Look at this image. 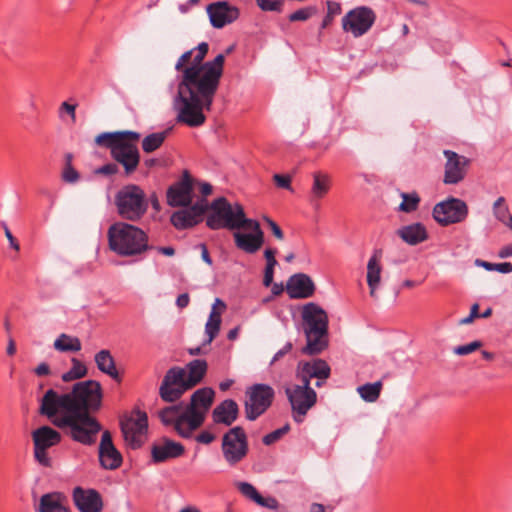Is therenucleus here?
I'll list each match as a JSON object with an SVG mask.
<instances>
[{
  "label": "nucleus",
  "instance_id": "f257e3e1",
  "mask_svg": "<svg viewBox=\"0 0 512 512\" xmlns=\"http://www.w3.org/2000/svg\"><path fill=\"white\" fill-rule=\"evenodd\" d=\"M102 396V387L98 381H81L74 384L67 393L47 390L40 399L38 412L74 441L92 445L102 429L92 415L101 408Z\"/></svg>",
  "mask_w": 512,
  "mask_h": 512
},
{
  "label": "nucleus",
  "instance_id": "f03ea898",
  "mask_svg": "<svg viewBox=\"0 0 512 512\" xmlns=\"http://www.w3.org/2000/svg\"><path fill=\"white\" fill-rule=\"evenodd\" d=\"M224 61L225 56L219 54L213 61L205 62L198 71L196 67L185 70L174 100L178 122L190 127H199L205 123L204 111L211 110L223 74Z\"/></svg>",
  "mask_w": 512,
  "mask_h": 512
},
{
  "label": "nucleus",
  "instance_id": "7ed1b4c3",
  "mask_svg": "<svg viewBox=\"0 0 512 512\" xmlns=\"http://www.w3.org/2000/svg\"><path fill=\"white\" fill-rule=\"evenodd\" d=\"M140 137V133L131 130L104 132L95 138V142L99 146L110 149L111 157L123 167L124 175L128 177L140 164L137 146Z\"/></svg>",
  "mask_w": 512,
  "mask_h": 512
},
{
  "label": "nucleus",
  "instance_id": "20e7f679",
  "mask_svg": "<svg viewBox=\"0 0 512 512\" xmlns=\"http://www.w3.org/2000/svg\"><path fill=\"white\" fill-rule=\"evenodd\" d=\"M207 371V362L196 359L181 367L170 368L160 385L159 395L165 402H175L189 389L201 382Z\"/></svg>",
  "mask_w": 512,
  "mask_h": 512
},
{
  "label": "nucleus",
  "instance_id": "39448f33",
  "mask_svg": "<svg viewBox=\"0 0 512 512\" xmlns=\"http://www.w3.org/2000/svg\"><path fill=\"white\" fill-rule=\"evenodd\" d=\"M107 237L109 248L120 256H138L151 248L147 234L141 228L125 222L112 224Z\"/></svg>",
  "mask_w": 512,
  "mask_h": 512
},
{
  "label": "nucleus",
  "instance_id": "423d86ee",
  "mask_svg": "<svg viewBox=\"0 0 512 512\" xmlns=\"http://www.w3.org/2000/svg\"><path fill=\"white\" fill-rule=\"evenodd\" d=\"M302 319L307 344L302 352L307 355L319 354L327 346L328 316L317 304L310 302L303 306Z\"/></svg>",
  "mask_w": 512,
  "mask_h": 512
},
{
  "label": "nucleus",
  "instance_id": "0eeeda50",
  "mask_svg": "<svg viewBox=\"0 0 512 512\" xmlns=\"http://www.w3.org/2000/svg\"><path fill=\"white\" fill-rule=\"evenodd\" d=\"M114 203L119 216L131 222L139 221L149 206L144 190L136 184L121 187L115 194Z\"/></svg>",
  "mask_w": 512,
  "mask_h": 512
},
{
  "label": "nucleus",
  "instance_id": "6e6552de",
  "mask_svg": "<svg viewBox=\"0 0 512 512\" xmlns=\"http://www.w3.org/2000/svg\"><path fill=\"white\" fill-rule=\"evenodd\" d=\"M247 219L242 205L238 203L232 205L226 198L220 197L211 203L206 224L214 230L221 228L238 230Z\"/></svg>",
  "mask_w": 512,
  "mask_h": 512
},
{
  "label": "nucleus",
  "instance_id": "1a4fd4ad",
  "mask_svg": "<svg viewBox=\"0 0 512 512\" xmlns=\"http://www.w3.org/2000/svg\"><path fill=\"white\" fill-rule=\"evenodd\" d=\"M248 452V438L241 426H235L223 434L221 453L228 466L236 467L247 457Z\"/></svg>",
  "mask_w": 512,
  "mask_h": 512
},
{
  "label": "nucleus",
  "instance_id": "9d476101",
  "mask_svg": "<svg viewBox=\"0 0 512 512\" xmlns=\"http://www.w3.org/2000/svg\"><path fill=\"white\" fill-rule=\"evenodd\" d=\"M285 394L291 405L293 419L302 423L308 411L317 403V393L306 383L294 384L285 388Z\"/></svg>",
  "mask_w": 512,
  "mask_h": 512
},
{
  "label": "nucleus",
  "instance_id": "9b49d317",
  "mask_svg": "<svg viewBox=\"0 0 512 512\" xmlns=\"http://www.w3.org/2000/svg\"><path fill=\"white\" fill-rule=\"evenodd\" d=\"M246 395V418L250 421H254L271 406L275 392L273 388L267 384H255L247 390Z\"/></svg>",
  "mask_w": 512,
  "mask_h": 512
},
{
  "label": "nucleus",
  "instance_id": "f8f14e48",
  "mask_svg": "<svg viewBox=\"0 0 512 512\" xmlns=\"http://www.w3.org/2000/svg\"><path fill=\"white\" fill-rule=\"evenodd\" d=\"M120 426L126 444L132 449L140 448L148 429L147 414L134 410L130 416L121 420Z\"/></svg>",
  "mask_w": 512,
  "mask_h": 512
},
{
  "label": "nucleus",
  "instance_id": "ddd939ff",
  "mask_svg": "<svg viewBox=\"0 0 512 512\" xmlns=\"http://www.w3.org/2000/svg\"><path fill=\"white\" fill-rule=\"evenodd\" d=\"M376 20L375 12L366 6L356 7L342 18V29L351 33L355 38L366 34Z\"/></svg>",
  "mask_w": 512,
  "mask_h": 512
},
{
  "label": "nucleus",
  "instance_id": "4468645a",
  "mask_svg": "<svg viewBox=\"0 0 512 512\" xmlns=\"http://www.w3.org/2000/svg\"><path fill=\"white\" fill-rule=\"evenodd\" d=\"M467 215V204L454 197L437 203L433 208V218L442 226L460 223L466 219Z\"/></svg>",
  "mask_w": 512,
  "mask_h": 512
},
{
  "label": "nucleus",
  "instance_id": "2eb2a0df",
  "mask_svg": "<svg viewBox=\"0 0 512 512\" xmlns=\"http://www.w3.org/2000/svg\"><path fill=\"white\" fill-rule=\"evenodd\" d=\"M242 228L250 230L251 233L235 232L233 238L236 247L248 254L256 253L264 243V232L259 222L248 218Z\"/></svg>",
  "mask_w": 512,
  "mask_h": 512
},
{
  "label": "nucleus",
  "instance_id": "dca6fc26",
  "mask_svg": "<svg viewBox=\"0 0 512 512\" xmlns=\"http://www.w3.org/2000/svg\"><path fill=\"white\" fill-rule=\"evenodd\" d=\"M330 367L322 359H313L311 361H301L297 365L296 378L306 385L311 386V379L316 378L315 386L321 387L330 376Z\"/></svg>",
  "mask_w": 512,
  "mask_h": 512
},
{
  "label": "nucleus",
  "instance_id": "f3484780",
  "mask_svg": "<svg viewBox=\"0 0 512 512\" xmlns=\"http://www.w3.org/2000/svg\"><path fill=\"white\" fill-rule=\"evenodd\" d=\"M443 154L446 158L443 182L447 185L458 184L466 176L469 160L451 150H444Z\"/></svg>",
  "mask_w": 512,
  "mask_h": 512
},
{
  "label": "nucleus",
  "instance_id": "a211bd4d",
  "mask_svg": "<svg viewBox=\"0 0 512 512\" xmlns=\"http://www.w3.org/2000/svg\"><path fill=\"white\" fill-rule=\"evenodd\" d=\"M207 210V201L201 199L191 206L174 212L171 215V223L177 229L192 227L202 220V216Z\"/></svg>",
  "mask_w": 512,
  "mask_h": 512
},
{
  "label": "nucleus",
  "instance_id": "6ab92c4d",
  "mask_svg": "<svg viewBox=\"0 0 512 512\" xmlns=\"http://www.w3.org/2000/svg\"><path fill=\"white\" fill-rule=\"evenodd\" d=\"M211 25L216 29L233 23L239 17V9L227 1H217L206 7Z\"/></svg>",
  "mask_w": 512,
  "mask_h": 512
},
{
  "label": "nucleus",
  "instance_id": "aec40b11",
  "mask_svg": "<svg viewBox=\"0 0 512 512\" xmlns=\"http://www.w3.org/2000/svg\"><path fill=\"white\" fill-rule=\"evenodd\" d=\"M193 200V183L187 172L181 181L173 184L167 191V203L172 207H188Z\"/></svg>",
  "mask_w": 512,
  "mask_h": 512
},
{
  "label": "nucleus",
  "instance_id": "412c9836",
  "mask_svg": "<svg viewBox=\"0 0 512 512\" xmlns=\"http://www.w3.org/2000/svg\"><path fill=\"white\" fill-rule=\"evenodd\" d=\"M99 460L105 469L115 470L122 464V455L112 442L109 431H104L99 445Z\"/></svg>",
  "mask_w": 512,
  "mask_h": 512
},
{
  "label": "nucleus",
  "instance_id": "4be33fe9",
  "mask_svg": "<svg viewBox=\"0 0 512 512\" xmlns=\"http://www.w3.org/2000/svg\"><path fill=\"white\" fill-rule=\"evenodd\" d=\"M73 502L80 512H101L103 509L101 495L94 489L74 488Z\"/></svg>",
  "mask_w": 512,
  "mask_h": 512
},
{
  "label": "nucleus",
  "instance_id": "5701e85b",
  "mask_svg": "<svg viewBox=\"0 0 512 512\" xmlns=\"http://www.w3.org/2000/svg\"><path fill=\"white\" fill-rule=\"evenodd\" d=\"M214 396L215 392L212 388H200L192 394L190 403L185 410L191 415H200L201 421L204 422L205 416L213 404Z\"/></svg>",
  "mask_w": 512,
  "mask_h": 512
},
{
  "label": "nucleus",
  "instance_id": "b1692460",
  "mask_svg": "<svg viewBox=\"0 0 512 512\" xmlns=\"http://www.w3.org/2000/svg\"><path fill=\"white\" fill-rule=\"evenodd\" d=\"M286 291L292 299L309 298L314 294L315 285L308 275L298 273L288 279Z\"/></svg>",
  "mask_w": 512,
  "mask_h": 512
},
{
  "label": "nucleus",
  "instance_id": "393cba45",
  "mask_svg": "<svg viewBox=\"0 0 512 512\" xmlns=\"http://www.w3.org/2000/svg\"><path fill=\"white\" fill-rule=\"evenodd\" d=\"M35 512H71L68 498L61 492L43 494L34 506Z\"/></svg>",
  "mask_w": 512,
  "mask_h": 512
},
{
  "label": "nucleus",
  "instance_id": "a878e982",
  "mask_svg": "<svg viewBox=\"0 0 512 512\" xmlns=\"http://www.w3.org/2000/svg\"><path fill=\"white\" fill-rule=\"evenodd\" d=\"M184 451V446L181 443L164 438L160 443L152 446L151 454L153 461L160 463L180 457L184 454Z\"/></svg>",
  "mask_w": 512,
  "mask_h": 512
},
{
  "label": "nucleus",
  "instance_id": "bb28decb",
  "mask_svg": "<svg viewBox=\"0 0 512 512\" xmlns=\"http://www.w3.org/2000/svg\"><path fill=\"white\" fill-rule=\"evenodd\" d=\"M226 310V304L220 298H216L208 317V320L205 324V333L208 336L206 341L207 344H210L218 335L222 322V314Z\"/></svg>",
  "mask_w": 512,
  "mask_h": 512
},
{
  "label": "nucleus",
  "instance_id": "cd10ccee",
  "mask_svg": "<svg viewBox=\"0 0 512 512\" xmlns=\"http://www.w3.org/2000/svg\"><path fill=\"white\" fill-rule=\"evenodd\" d=\"M239 407L232 399H226L217 405L212 412V419L216 424L232 425L238 418Z\"/></svg>",
  "mask_w": 512,
  "mask_h": 512
},
{
  "label": "nucleus",
  "instance_id": "c85d7f7f",
  "mask_svg": "<svg viewBox=\"0 0 512 512\" xmlns=\"http://www.w3.org/2000/svg\"><path fill=\"white\" fill-rule=\"evenodd\" d=\"M61 434L50 426H41L32 432V440L36 448L49 449L61 442Z\"/></svg>",
  "mask_w": 512,
  "mask_h": 512
},
{
  "label": "nucleus",
  "instance_id": "c756f323",
  "mask_svg": "<svg viewBox=\"0 0 512 512\" xmlns=\"http://www.w3.org/2000/svg\"><path fill=\"white\" fill-rule=\"evenodd\" d=\"M381 258L382 250H375L367 263V284L370 289V296L376 297V290L381 280Z\"/></svg>",
  "mask_w": 512,
  "mask_h": 512
},
{
  "label": "nucleus",
  "instance_id": "7c9ffc66",
  "mask_svg": "<svg viewBox=\"0 0 512 512\" xmlns=\"http://www.w3.org/2000/svg\"><path fill=\"white\" fill-rule=\"evenodd\" d=\"M203 422L201 416L191 415L186 410L180 416V419L176 422L174 429L179 436L183 438H190L193 432L198 429Z\"/></svg>",
  "mask_w": 512,
  "mask_h": 512
},
{
  "label": "nucleus",
  "instance_id": "2f4dec72",
  "mask_svg": "<svg viewBox=\"0 0 512 512\" xmlns=\"http://www.w3.org/2000/svg\"><path fill=\"white\" fill-rule=\"evenodd\" d=\"M397 235L409 245H417L428 237L425 227L420 223L404 226L397 230Z\"/></svg>",
  "mask_w": 512,
  "mask_h": 512
},
{
  "label": "nucleus",
  "instance_id": "473e14b6",
  "mask_svg": "<svg viewBox=\"0 0 512 512\" xmlns=\"http://www.w3.org/2000/svg\"><path fill=\"white\" fill-rule=\"evenodd\" d=\"M330 177L327 174L321 172H315L313 174V184L311 188L310 203L318 208V201L325 197L330 189Z\"/></svg>",
  "mask_w": 512,
  "mask_h": 512
},
{
  "label": "nucleus",
  "instance_id": "72a5a7b5",
  "mask_svg": "<svg viewBox=\"0 0 512 512\" xmlns=\"http://www.w3.org/2000/svg\"><path fill=\"white\" fill-rule=\"evenodd\" d=\"M97 368L112 379L120 381V375L116 369L115 360L109 350L103 349L94 357Z\"/></svg>",
  "mask_w": 512,
  "mask_h": 512
},
{
  "label": "nucleus",
  "instance_id": "f704fd0d",
  "mask_svg": "<svg viewBox=\"0 0 512 512\" xmlns=\"http://www.w3.org/2000/svg\"><path fill=\"white\" fill-rule=\"evenodd\" d=\"M53 347L59 352H78L82 345L79 338L62 333L55 339Z\"/></svg>",
  "mask_w": 512,
  "mask_h": 512
},
{
  "label": "nucleus",
  "instance_id": "c9c22d12",
  "mask_svg": "<svg viewBox=\"0 0 512 512\" xmlns=\"http://www.w3.org/2000/svg\"><path fill=\"white\" fill-rule=\"evenodd\" d=\"M382 389V382L377 381L374 383H367L357 388V392L360 397L366 402H375L379 396Z\"/></svg>",
  "mask_w": 512,
  "mask_h": 512
},
{
  "label": "nucleus",
  "instance_id": "e433bc0d",
  "mask_svg": "<svg viewBox=\"0 0 512 512\" xmlns=\"http://www.w3.org/2000/svg\"><path fill=\"white\" fill-rule=\"evenodd\" d=\"M169 130L152 133L142 140V149L146 153L157 150L164 143Z\"/></svg>",
  "mask_w": 512,
  "mask_h": 512
},
{
  "label": "nucleus",
  "instance_id": "4c0bfd02",
  "mask_svg": "<svg viewBox=\"0 0 512 512\" xmlns=\"http://www.w3.org/2000/svg\"><path fill=\"white\" fill-rule=\"evenodd\" d=\"M72 367L69 371L62 374L61 378L64 382L78 380L87 375L86 366L76 358H72Z\"/></svg>",
  "mask_w": 512,
  "mask_h": 512
},
{
  "label": "nucleus",
  "instance_id": "58836bf2",
  "mask_svg": "<svg viewBox=\"0 0 512 512\" xmlns=\"http://www.w3.org/2000/svg\"><path fill=\"white\" fill-rule=\"evenodd\" d=\"M181 410V405L169 406L159 411L158 415L165 425L175 426L176 422L180 419V416L183 413Z\"/></svg>",
  "mask_w": 512,
  "mask_h": 512
},
{
  "label": "nucleus",
  "instance_id": "ea45409f",
  "mask_svg": "<svg viewBox=\"0 0 512 512\" xmlns=\"http://www.w3.org/2000/svg\"><path fill=\"white\" fill-rule=\"evenodd\" d=\"M492 210L495 218L506 225L510 216L509 208L504 197L501 196L496 199L493 203Z\"/></svg>",
  "mask_w": 512,
  "mask_h": 512
},
{
  "label": "nucleus",
  "instance_id": "a19ab883",
  "mask_svg": "<svg viewBox=\"0 0 512 512\" xmlns=\"http://www.w3.org/2000/svg\"><path fill=\"white\" fill-rule=\"evenodd\" d=\"M403 201L399 206V210L410 213L418 208L420 197L417 193H401Z\"/></svg>",
  "mask_w": 512,
  "mask_h": 512
},
{
  "label": "nucleus",
  "instance_id": "79ce46f5",
  "mask_svg": "<svg viewBox=\"0 0 512 512\" xmlns=\"http://www.w3.org/2000/svg\"><path fill=\"white\" fill-rule=\"evenodd\" d=\"M209 46L206 42L200 43L194 50V57L190 67H196L197 71L200 70L203 66V60L208 52Z\"/></svg>",
  "mask_w": 512,
  "mask_h": 512
},
{
  "label": "nucleus",
  "instance_id": "37998d69",
  "mask_svg": "<svg viewBox=\"0 0 512 512\" xmlns=\"http://www.w3.org/2000/svg\"><path fill=\"white\" fill-rule=\"evenodd\" d=\"M476 264L484 267L488 271L496 270L500 273L507 274L512 272V263H490L486 261L476 260Z\"/></svg>",
  "mask_w": 512,
  "mask_h": 512
},
{
  "label": "nucleus",
  "instance_id": "c03bdc74",
  "mask_svg": "<svg viewBox=\"0 0 512 512\" xmlns=\"http://www.w3.org/2000/svg\"><path fill=\"white\" fill-rule=\"evenodd\" d=\"M317 9L314 6H308L301 9L296 10L292 14L289 15V20L291 22L296 21H306L314 14H316Z\"/></svg>",
  "mask_w": 512,
  "mask_h": 512
},
{
  "label": "nucleus",
  "instance_id": "a18cd8bd",
  "mask_svg": "<svg viewBox=\"0 0 512 512\" xmlns=\"http://www.w3.org/2000/svg\"><path fill=\"white\" fill-rule=\"evenodd\" d=\"M257 5L262 11L281 12L283 10V0H256Z\"/></svg>",
  "mask_w": 512,
  "mask_h": 512
},
{
  "label": "nucleus",
  "instance_id": "49530a36",
  "mask_svg": "<svg viewBox=\"0 0 512 512\" xmlns=\"http://www.w3.org/2000/svg\"><path fill=\"white\" fill-rule=\"evenodd\" d=\"M193 57H194V50L191 49V50L186 51L185 53H183L178 58V60H177V62L175 64V69L178 72H182L181 78L184 76L185 70L190 68V65L192 63Z\"/></svg>",
  "mask_w": 512,
  "mask_h": 512
},
{
  "label": "nucleus",
  "instance_id": "de8ad7c7",
  "mask_svg": "<svg viewBox=\"0 0 512 512\" xmlns=\"http://www.w3.org/2000/svg\"><path fill=\"white\" fill-rule=\"evenodd\" d=\"M235 485L243 496L249 498L254 502L260 496L256 488L248 482H237Z\"/></svg>",
  "mask_w": 512,
  "mask_h": 512
},
{
  "label": "nucleus",
  "instance_id": "09e8293b",
  "mask_svg": "<svg viewBox=\"0 0 512 512\" xmlns=\"http://www.w3.org/2000/svg\"><path fill=\"white\" fill-rule=\"evenodd\" d=\"M289 431V425L276 429L273 432L265 435L262 439L265 445H272L280 440Z\"/></svg>",
  "mask_w": 512,
  "mask_h": 512
},
{
  "label": "nucleus",
  "instance_id": "8fccbe9b",
  "mask_svg": "<svg viewBox=\"0 0 512 512\" xmlns=\"http://www.w3.org/2000/svg\"><path fill=\"white\" fill-rule=\"evenodd\" d=\"M482 346L480 341H473L466 345L457 346L454 348V353L457 355H468L476 350H478Z\"/></svg>",
  "mask_w": 512,
  "mask_h": 512
},
{
  "label": "nucleus",
  "instance_id": "3c124183",
  "mask_svg": "<svg viewBox=\"0 0 512 512\" xmlns=\"http://www.w3.org/2000/svg\"><path fill=\"white\" fill-rule=\"evenodd\" d=\"M62 178L65 182L75 183L79 179V173L73 168L72 164L67 163L62 172Z\"/></svg>",
  "mask_w": 512,
  "mask_h": 512
},
{
  "label": "nucleus",
  "instance_id": "603ef678",
  "mask_svg": "<svg viewBox=\"0 0 512 512\" xmlns=\"http://www.w3.org/2000/svg\"><path fill=\"white\" fill-rule=\"evenodd\" d=\"M34 457L36 461L45 467L51 466V459L47 454V449L44 448H36L34 446Z\"/></svg>",
  "mask_w": 512,
  "mask_h": 512
},
{
  "label": "nucleus",
  "instance_id": "864d4df0",
  "mask_svg": "<svg viewBox=\"0 0 512 512\" xmlns=\"http://www.w3.org/2000/svg\"><path fill=\"white\" fill-rule=\"evenodd\" d=\"M275 184L283 189L291 190V177L288 175L275 174L273 176Z\"/></svg>",
  "mask_w": 512,
  "mask_h": 512
},
{
  "label": "nucleus",
  "instance_id": "5fc2aeb1",
  "mask_svg": "<svg viewBox=\"0 0 512 512\" xmlns=\"http://www.w3.org/2000/svg\"><path fill=\"white\" fill-rule=\"evenodd\" d=\"M255 503H257L258 505H260L262 507H266V508H269L272 510H275L278 508V501L273 497L264 498L260 495L257 498V500L255 501Z\"/></svg>",
  "mask_w": 512,
  "mask_h": 512
},
{
  "label": "nucleus",
  "instance_id": "6e6d98bb",
  "mask_svg": "<svg viewBox=\"0 0 512 512\" xmlns=\"http://www.w3.org/2000/svg\"><path fill=\"white\" fill-rule=\"evenodd\" d=\"M264 220L266 221V223L269 225L273 235L278 239V240H283L284 238V234H283V231L281 230V228L279 227V225L273 221L272 219H270L269 217H264Z\"/></svg>",
  "mask_w": 512,
  "mask_h": 512
},
{
  "label": "nucleus",
  "instance_id": "4d7b16f0",
  "mask_svg": "<svg viewBox=\"0 0 512 512\" xmlns=\"http://www.w3.org/2000/svg\"><path fill=\"white\" fill-rule=\"evenodd\" d=\"M277 253L276 249L273 248H267L264 251V257L266 259V266L267 267H275L277 265V260L275 259V255Z\"/></svg>",
  "mask_w": 512,
  "mask_h": 512
},
{
  "label": "nucleus",
  "instance_id": "13d9d810",
  "mask_svg": "<svg viewBox=\"0 0 512 512\" xmlns=\"http://www.w3.org/2000/svg\"><path fill=\"white\" fill-rule=\"evenodd\" d=\"M118 172V165L117 163H109L106 165H103L102 167L98 168L96 170L97 174H104V175H114Z\"/></svg>",
  "mask_w": 512,
  "mask_h": 512
},
{
  "label": "nucleus",
  "instance_id": "bf43d9fd",
  "mask_svg": "<svg viewBox=\"0 0 512 512\" xmlns=\"http://www.w3.org/2000/svg\"><path fill=\"white\" fill-rule=\"evenodd\" d=\"M2 226L4 229L5 236H6L7 240L9 241L10 247L16 251H19L20 246H19V243L16 240V238L12 235L11 231L9 230V228L7 227V225L5 223H3Z\"/></svg>",
  "mask_w": 512,
  "mask_h": 512
},
{
  "label": "nucleus",
  "instance_id": "052dcab7",
  "mask_svg": "<svg viewBox=\"0 0 512 512\" xmlns=\"http://www.w3.org/2000/svg\"><path fill=\"white\" fill-rule=\"evenodd\" d=\"M341 13V6L337 2L328 1L327 2V15L331 17H335L336 15Z\"/></svg>",
  "mask_w": 512,
  "mask_h": 512
},
{
  "label": "nucleus",
  "instance_id": "680f3d73",
  "mask_svg": "<svg viewBox=\"0 0 512 512\" xmlns=\"http://www.w3.org/2000/svg\"><path fill=\"white\" fill-rule=\"evenodd\" d=\"M292 349V343H286L285 346L280 349L275 355L274 357L272 358L270 364H274L275 362H277L278 360H280L284 355H286L287 353H289Z\"/></svg>",
  "mask_w": 512,
  "mask_h": 512
},
{
  "label": "nucleus",
  "instance_id": "e2e57ef3",
  "mask_svg": "<svg viewBox=\"0 0 512 512\" xmlns=\"http://www.w3.org/2000/svg\"><path fill=\"white\" fill-rule=\"evenodd\" d=\"M215 439V436L214 434L208 432V431H203L201 432L196 440L199 442V443H202V444H210L211 442H213Z\"/></svg>",
  "mask_w": 512,
  "mask_h": 512
},
{
  "label": "nucleus",
  "instance_id": "0e129e2a",
  "mask_svg": "<svg viewBox=\"0 0 512 512\" xmlns=\"http://www.w3.org/2000/svg\"><path fill=\"white\" fill-rule=\"evenodd\" d=\"M274 268L275 267H265L264 271V277H263V284L265 287L271 286L273 282V275H274Z\"/></svg>",
  "mask_w": 512,
  "mask_h": 512
},
{
  "label": "nucleus",
  "instance_id": "69168bd1",
  "mask_svg": "<svg viewBox=\"0 0 512 512\" xmlns=\"http://www.w3.org/2000/svg\"><path fill=\"white\" fill-rule=\"evenodd\" d=\"M61 109L66 111L71 116V119L73 122L76 121V114H75L76 106L75 105L69 104L68 102H63L61 104Z\"/></svg>",
  "mask_w": 512,
  "mask_h": 512
},
{
  "label": "nucleus",
  "instance_id": "338daca9",
  "mask_svg": "<svg viewBox=\"0 0 512 512\" xmlns=\"http://www.w3.org/2000/svg\"><path fill=\"white\" fill-rule=\"evenodd\" d=\"M189 301H190V297L187 293H183V294H180L177 299H176V305L180 308V309H183L185 307L188 306L189 304Z\"/></svg>",
  "mask_w": 512,
  "mask_h": 512
},
{
  "label": "nucleus",
  "instance_id": "774afa93",
  "mask_svg": "<svg viewBox=\"0 0 512 512\" xmlns=\"http://www.w3.org/2000/svg\"><path fill=\"white\" fill-rule=\"evenodd\" d=\"M500 258L512 257V243L502 247L498 253Z\"/></svg>",
  "mask_w": 512,
  "mask_h": 512
}]
</instances>
